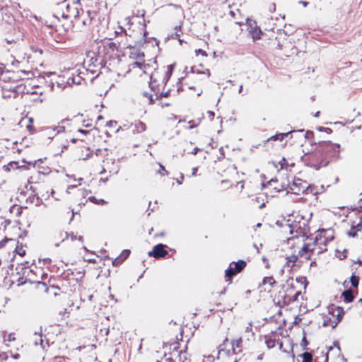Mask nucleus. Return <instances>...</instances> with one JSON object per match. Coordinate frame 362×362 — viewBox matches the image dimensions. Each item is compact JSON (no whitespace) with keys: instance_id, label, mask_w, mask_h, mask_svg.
Wrapping results in <instances>:
<instances>
[{"instance_id":"34","label":"nucleus","mask_w":362,"mask_h":362,"mask_svg":"<svg viewBox=\"0 0 362 362\" xmlns=\"http://www.w3.org/2000/svg\"><path fill=\"white\" fill-rule=\"evenodd\" d=\"M87 151L89 152L86 155L85 157L83 158V159H84V160L88 159V158H90L92 156V153L90 151V149L88 148Z\"/></svg>"},{"instance_id":"31","label":"nucleus","mask_w":362,"mask_h":362,"mask_svg":"<svg viewBox=\"0 0 362 362\" xmlns=\"http://www.w3.org/2000/svg\"><path fill=\"white\" fill-rule=\"evenodd\" d=\"M158 362H159V361H158ZM160 362H175V359H174L173 357H168V358H166L162 360Z\"/></svg>"},{"instance_id":"45","label":"nucleus","mask_w":362,"mask_h":362,"mask_svg":"<svg viewBox=\"0 0 362 362\" xmlns=\"http://www.w3.org/2000/svg\"><path fill=\"white\" fill-rule=\"evenodd\" d=\"M300 3L302 4L304 6H306L308 4L307 1H300Z\"/></svg>"},{"instance_id":"15","label":"nucleus","mask_w":362,"mask_h":362,"mask_svg":"<svg viewBox=\"0 0 362 362\" xmlns=\"http://www.w3.org/2000/svg\"><path fill=\"white\" fill-rule=\"evenodd\" d=\"M341 296L346 303H351L354 300L355 296L351 289H348L342 292Z\"/></svg>"},{"instance_id":"9","label":"nucleus","mask_w":362,"mask_h":362,"mask_svg":"<svg viewBox=\"0 0 362 362\" xmlns=\"http://www.w3.org/2000/svg\"><path fill=\"white\" fill-rule=\"evenodd\" d=\"M248 26L250 27L249 33L252 35L254 40H259L261 37L262 31L258 28L255 21H247Z\"/></svg>"},{"instance_id":"54","label":"nucleus","mask_w":362,"mask_h":362,"mask_svg":"<svg viewBox=\"0 0 362 362\" xmlns=\"http://www.w3.org/2000/svg\"><path fill=\"white\" fill-rule=\"evenodd\" d=\"M78 239L80 241L83 242V236H81V235H80V236H78Z\"/></svg>"},{"instance_id":"6","label":"nucleus","mask_w":362,"mask_h":362,"mask_svg":"<svg viewBox=\"0 0 362 362\" xmlns=\"http://www.w3.org/2000/svg\"><path fill=\"white\" fill-rule=\"evenodd\" d=\"M232 264H235V267H229L226 270L225 274L227 278H228V281L231 282V279L236 274L240 273L247 265V263L244 260H239L237 262H233Z\"/></svg>"},{"instance_id":"56","label":"nucleus","mask_w":362,"mask_h":362,"mask_svg":"<svg viewBox=\"0 0 362 362\" xmlns=\"http://www.w3.org/2000/svg\"><path fill=\"white\" fill-rule=\"evenodd\" d=\"M98 119L100 120V119H103V117L101 115H99L98 117Z\"/></svg>"},{"instance_id":"14","label":"nucleus","mask_w":362,"mask_h":362,"mask_svg":"<svg viewBox=\"0 0 362 362\" xmlns=\"http://www.w3.org/2000/svg\"><path fill=\"white\" fill-rule=\"evenodd\" d=\"M86 17L85 16L83 19H81V23L84 25H90L93 19L95 17L96 13L95 11H86Z\"/></svg>"},{"instance_id":"48","label":"nucleus","mask_w":362,"mask_h":362,"mask_svg":"<svg viewBox=\"0 0 362 362\" xmlns=\"http://www.w3.org/2000/svg\"><path fill=\"white\" fill-rule=\"evenodd\" d=\"M197 170V168H193V172H192V175H194L196 174V172Z\"/></svg>"},{"instance_id":"64","label":"nucleus","mask_w":362,"mask_h":362,"mask_svg":"<svg viewBox=\"0 0 362 362\" xmlns=\"http://www.w3.org/2000/svg\"><path fill=\"white\" fill-rule=\"evenodd\" d=\"M360 303H361V305H362V298H361V299H360Z\"/></svg>"},{"instance_id":"12","label":"nucleus","mask_w":362,"mask_h":362,"mask_svg":"<svg viewBox=\"0 0 362 362\" xmlns=\"http://www.w3.org/2000/svg\"><path fill=\"white\" fill-rule=\"evenodd\" d=\"M243 344L242 337H239L235 340H233L231 342L232 351L233 354H237L241 351V347Z\"/></svg>"},{"instance_id":"52","label":"nucleus","mask_w":362,"mask_h":362,"mask_svg":"<svg viewBox=\"0 0 362 362\" xmlns=\"http://www.w3.org/2000/svg\"><path fill=\"white\" fill-rule=\"evenodd\" d=\"M242 90H243V85H240V88H239V90H238L239 93H241Z\"/></svg>"},{"instance_id":"3","label":"nucleus","mask_w":362,"mask_h":362,"mask_svg":"<svg viewBox=\"0 0 362 362\" xmlns=\"http://www.w3.org/2000/svg\"><path fill=\"white\" fill-rule=\"evenodd\" d=\"M301 296V291H296L293 282L287 283V288L283 291L279 293V297L283 305H288L293 302L298 300V297Z\"/></svg>"},{"instance_id":"40","label":"nucleus","mask_w":362,"mask_h":362,"mask_svg":"<svg viewBox=\"0 0 362 362\" xmlns=\"http://www.w3.org/2000/svg\"><path fill=\"white\" fill-rule=\"evenodd\" d=\"M148 99H149V104L152 105V104H153V103H154L155 100L153 99V98L152 95H149Z\"/></svg>"},{"instance_id":"53","label":"nucleus","mask_w":362,"mask_h":362,"mask_svg":"<svg viewBox=\"0 0 362 362\" xmlns=\"http://www.w3.org/2000/svg\"><path fill=\"white\" fill-rule=\"evenodd\" d=\"M334 252H335V256H337V253L339 252V250L337 248H336L334 250Z\"/></svg>"},{"instance_id":"1","label":"nucleus","mask_w":362,"mask_h":362,"mask_svg":"<svg viewBox=\"0 0 362 362\" xmlns=\"http://www.w3.org/2000/svg\"><path fill=\"white\" fill-rule=\"evenodd\" d=\"M334 239V232L332 229L320 231L313 239V242L304 243L299 250L300 255H305L306 259H310L313 255H319L327 250L330 243ZM313 240V238H310Z\"/></svg>"},{"instance_id":"63","label":"nucleus","mask_w":362,"mask_h":362,"mask_svg":"<svg viewBox=\"0 0 362 362\" xmlns=\"http://www.w3.org/2000/svg\"><path fill=\"white\" fill-rule=\"evenodd\" d=\"M346 281L343 283V285H344V286H346Z\"/></svg>"},{"instance_id":"55","label":"nucleus","mask_w":362,"mask_h":362,"mask_svg":"<svg viewBox=\"0 0 362 362\" xmlns=\"http://www.w3.org/2000/svg\"><path fill=\"white\" fill-rule=\"evenodd\" d=\"M160 106H161L162 107H164V106H168V104H166V103L163 104V103H162V104H160Z\"/></svg>"},{"instance_id":"24","label":"nucleus","mask_w":362,"mask_h":362,"mask_svg":"<svg viewBox=\"0 0 362 362\" xmlns=\"http://www.w3.org/2000/svg\"><path fill=\"white\" fill-rule=\"evenodd\" d=\"M35 335L38 338V340H35V345H37L38 344H40L42 348H45V346L43 345V340L42 339V335H37L36 333L35 334Z\"/></svg>"},{"instance_id":"42","label":"nucleus","mask_w":362,"mask_h":362,"mask_svg":"<svg viewBox=\"0 0 362 362\" xmlns=\"http://www.w3.org/2000/svg\"><path fill=\"white\" fill-rule=\"evenodd\" d=\"M229 14L231 16V17L235 18V11H230L229 12Z\"/></svg>"},{"instance_id":"41","label":"nucleus","mask_w":362,"mask_h":362,"mask_svg":"<svg viewBox=\"0 0 362 362\" xmlns=\"http://www.w3.org/2000/svg\"><path fill=\"white\" fill-rule=\"evenodd\" d=\"M333 344H334V347L337 348V349H339V343L338 342V341H335L333 343Z\"/></svg>"},{"instance_id":"49","label":"nucleus","mask_w":362,"mask_h":362,"mask_svg":"<svg viewBox=\"0 0 362 362\" xmlns=\"http://www.w3.org/2000/svg\"><path fill=\"white\" fill-rule=\"evenodd\" d=\"M332 350H333V347H332V346L329 347L327 354H330V352H331Z\"/></svg>"},{"instance_id":"39","label":"nucleus","mask_w":362,"mask_h":362,"mask_svg":"<svg viewBox=\"0 0 362 362\" xmlns=\"http://www.w3.org/2000/svg\"><path fill=\"white\" fill-rule=\"evenodd\" d=\"M160 168H161V171H163V173L159 172L161 175H164L165 173L168 174V172L163 165H160Z\"/></svg>"},{"instance_id":"50","label":"nucleus","mask_w":362,"mask_h":362,"mask_svg":"<svg viewBox=\"0 0 362 362\" xmlns=\"http://www.w3.org/2000/svg\"><path fill=\"white\" fill-rule=\"evenodd\" d=\"M167 95H168V93H161V94L160 95V96H159V97H160V98L163 97V96H164V97H166Z\"/></svg>"},{"instance_id":"21","label":"nucleus","mask_w":362,"mask_h":362,"mask_svg":"<svg viewBox=\"0 0 362 362\" xmlns=\"http://www.w3.org/2000/svg\"><path fill=\"white\" fill-rule=\"evenodd\" d=\"M350 281H351V284L353 286V287L356 288L359 284V277L358 276L353 274L351 276Z\"/></svg>"},{"instance_id":"17","label":"nucleus","mask_w":362,"mask_h":362,"mask_svg":"<svg viewBox=\"0 0 362 362\" xmlns=\"http://www.w3.org/2000/svg\"><path fill=\"white\" fill-rule=\"evenodd\" d=\"M129 252H130V251L127 250L122 251L121 255L119 257H117L113 261V264H121L129 256Z\"/></svg>"},{"instance_id":"30","label":"nucleus","mask_w":362,"mask_h":362,"mask_svg":"<svg viewBox=\"0 0 362 362\" xmlns=\"http://www.w3.org/2000/svg\"><path fill=\"white\" fill-rule=\"evenodd\" d=\"M228 338H226V339H224V341H223V344H222L221 345H220V349L218 350V354H220L221 351H224V349H223V348H222V346H224V345H225V344H226V342H228Z\"/></svg>"},{"instance_id":"19","label":"nucleus","mask_w":362,"mask_h":362,"mask_svg":"<svg viewBox=\"0 0 362 362\" xmlns=\"http://www.w3.org/2000/svg\"><path fill=\"white\" fill-rule=\"evenodd\" d=\"M275 284H276V281L274 280V279L272 276L264 277L262 281L263 285L269 284L270 288L272 287L273 285H274Z\"/></svg>"},{"instance_id":"10","label":"nucleus","mask_w":362,"mask_h":362,"mask_svg":"<svg viewBox=\"0 0 362 362\" xmlns=\"http://www.w3.org/2000/svg\"><path fill=\"white\" fill-rule=\"evenodd\" d=\"M54 17L56 18L58 21V23L55 25V32L57 33L60 36L57 41H62L63 40V36L66 34L69 30V26H66L64 24L61 23L57 16L54 15Z\"/></svg>"},{"instance_id":"46","label":"nucleus","mask_w":362,"mask_h":362,"mask_svg":"<svg viewBox=\"0 0 362 362\" xmlns=\"http://www.w3.org/2000/svg\"><path fill=\"white\" fill-rule=\"evenodd\" d=\"M199 151V148H195L194 149V151L192 152V153H193V154H197V151Z\"/></svg>"},{"instance_id":"32","label":"nucleus","mask_w":362,"mask_h":362,"mask_svg":"<svg viewBox=\"0 0 362 362\" xmlns=\"http://www.w3.org/2000/svg\"><path fill=\"white\" fill-rule=\"evenodd\" d=\"M195 52H196V54H202V55H203V56H205V57H206V56H207L206 52L205 51H204V50L201 49H197V50L195 51Z\"/></svg>"},{"instance_id":"7","label":"nucleus","mask_w":362,"mask_h":362,"mask_svg":"<svg viewBox=\"0 0 362 362\" xmlns=\"http://www.w3.org/2000/svg\"><path fill=\"white\" fill-rule=\"evenodd\" d=\"M328 310L329 314L332 315L333 317V320L329 317V322L326 323V325H331L332 327H336L339 322V306L332 303L328 308Z\"/></svg>"},{"instance_id":"4","label":"nucleus","mask_w":362,"mask_h":362,"mask_svg":"<svg viewBox=\"0 0 362 362\" xmlns=\"http://www.w3.org/2000/svg\"><path fill=\"white\" fill-rule=\"evenodd\" d=\"M57 13L64 19H69L71 17H78L80 18L77 8L71 6L66 0L59 4Z\"/></svg>"},{"instance_id":"47","label":"nucleus","mask_w":362,"mask_h":362,"mask_svg":"<svg viewBox=\"0 0 362 362\" xmlns=\"http://www.w3.org/2000/svg\"><path fill=\"white\" fill-rule=\"evenodd\" d=\"M14 339H15V338H14V337H13L11 334H10V335L8 336V340H9V341H12V340H14Z\"/></svg>"},{"instance_id":"58","label":"nucleus","mask_w":362,"mask_h":362,"mask_svg":"<svg viewBox=\"0 0 362 362\" xmlns=\"http://www.w3.org/2000/svg\"><path fill=\"white\" fill-rule=\"evenodd\" d=\"M327 132H331V129L329 128H326Z\"/></svg>"},{"instance_id":"29","label":"nucleus","mask_w":362,"mask_h":362,"mask_svg":"<svg viewBox=\"0 0 362 362\" xmlns=\"http://www.w3.org/2000/svg\"><path fill=\"white\" fill-rule=\"evenodd\" d=\"M117 122L116 121H109L107 122V126L110 127H115L117 126Z\"/></svg>"},{"instance_id":"44","label":"nucleus","mask_w":362,"mask_h":362,"mask_svg":"<svg viewBox=\"0 0 362 362\" xmlns=\"http://www.w3.org/2000/svg\"><path fill=\"white\" fill-rule=\"evenodd\" d=\"M27 128L29 129V131H30V132H33V127H32L31 125L28 124V125H27Z\"/></svg>"},{"instance_id":"37","label":"nucleus","mask_w":362,"mask_h":362,"mask_svg":"<svg viewBox=\"0 0 362 362\" xmlns=\"http://www.w3.org/2000/svg\"><path fill=\"white\" fill-rule=\"evenodd\" d=\"M175 30H176V32L174 34L175 35V37H177L180 36V33L179 32L180 31V30H178V27H175ZM173 37H174V36H173Z\"/></svg>"},{"instance_id":"36","label":"nucleus","mask_w":362,"mask_h":362,"mask_svg":"<svg viewBox=\"0 0 362 362\" xmlns=\"http://www.w3.org/2000/svg\"><path fill=\"white\" fill-rule=\"evenodd\" d=\"M76 141H80L81 143H83V140L82 138H78V139H74H74H71V142L72 143H76Z\"/></svg>"},{"instance_id":"16","label":"nucleus","mask_w":362,"mask_h":362,"mask_svg":"<svg viewBox=\"0 0 362 362\" xmlns=\"http://www.w3.org/2000/svg\"><path fill=\"white\" fill-rule=\"evenodd\" d=\"M144 53L139 52L137 54V61L133 62L132 64V68L139 67L140 69H142L144 64Z\"/></svg>"},{"instance_id":"28","label":"nucleus","mask_w":362,"mask_h":362,"mask_svg":"<svg viewBox=\"0 0 362 362\" xmlns=\"http://www.w3.org/2000/svg\"><path fill=\"white\" fill-rule=\"evenodd\" d=\"M108 47L112 51H115V49H117V46L116 43H115V42H110L108 44Z\"/></svg>"},{"instance_id":"35","label":"nucleus","mask_w":362,"mask_h":362,"mask_svg":"<svg viewBox=\"0 0 362 362\" xmlns=\"http://www.w3.org/2000/svg\"><path fill=\"white\" fill-rule=\"evenodd\" d=\"M308 344V342L305 337H303V340H302V345L306 346Z\"/></svg>"},{"instance_id":"27","label":"nucleus","mask_w":362,"mask_h":362,"mask_svg":"<svg viewBox=\"0 0 362 362\" xmlns=\"http://www.w3.org/2000/svg\"><path fill=\"white\" fill-rule=\"evenodd\" d=\"M64 234H65L66 238H68L69 237H70L71 240H75L77 239V236L76 235H74L73 233H71V234H68L66 232Z\"/></svg>"},{"instance_id":"25","label":"nucleus","mask_w":362,"mask_h":362,"mask_svg":"<svg viewBox=\"0 0 362 362\" xmlns=\"http://www.w3.org/2000/svg\"><path fill=\"white\" fill-rule=\"evenodd\" d=\"M317 158L321 157V153L320 152H315V153L309 154L308 156V159L310 160L312 158H317Z\"/></svg>"},{"instance_id":"51","label":"nucleus","mask_w":362,"mask_h":362,"mask_svg":"<svg viewBox=\"0 0 362 362\" xmlns=\"http://www.w3.org/2000/svg\"><path fill=\"white\" fill-rule=\"evenodd\" d=\"M144 95L145 97H146V98H149L150 94H148V93H146V92H144Z\"/></svg>"},{"instance_id":"22","label":"nucleus","mask_w":362,"mask_h":362,"mask_svg":"<svg viewBox=\"0 0 362 362\" xmlns=\"http://www.w3.org/2000/svg\"><path fill=\"white\" fill-rule=\"evenodd\" d=\"M80 83H81V78L78 76H77L76 78H69L67 80V83H69V85L73 84V83L80 84Z\"/></svg>"},{"instance_id":"18","label":"nucleus","mask_w":362,"mask_h":362,"mask_svg":"<svg viewBox=\"0 0 362 362\" xmlns=\"http://www.w3.org/2000/svg\"><path fill=\"white\" fill-rule=\"evenodd\" d=\"M291 133V132H287V133H280L277 134L274 136H271L268 141L272 140V141H282L285 137L288 136V135Z\"/></svg>"},{"instance_id":"38","label":"nucleus","mask_w":362,"mask_h":362,"mask_svg":"<svg viewBox=\"0 0 362 362\" xmlns=\"http://www.w3.org/2000/svg\"><path fill=\"white\" fill-rule=\"evenodd\" d=\"M245 332H252V325L250 324L246 327Z\"/></svg>"},{"instance_id":"60","label":"nucleus","mask_w":362,"mask_h":362,"mask_svg":"<svg viewBox=\"0 0 362 362\" xmlns=\"http://www.w3.org/2000/svg\"><path fill=\"white\" fill-rule=\"evenodd\" d=\"M84 126H85V127H90V124H84Z\"/></svg>"},{"instance_id":"5","label":"nucleus","mask_w":362,"mask_h":362,"mask_svg":"<svg viewBox=\"0 0 362 362\" xmlns=\"http://www.w3.org/2000/svg\"><path fill=\"white\" fill-rule=\"evenodd\" d=\"M308 183L300 178H295L293 182L289 185V189L292 193L300 194L305 192L308 189Z\"/></svg>"},{"instance_id":"62","label":"nucleus","mask_w":362,"mask_h":362,"mask_svg":"<svg viewBox=\"0 0 362 362\" xmlns=\"http://www.w3.org/2000/svg\"><path fill=\"white\" fill-rule=\"evenodd\" d=\"M303 238V240L304 241V238H305V235H302L301 236Z\"/></svg>"},{"instance_id":"2","label":"nucleus","mask_w":362,"mask_h":362,"mask_svg":"<svg viewBox=\"0 0 362 362\" xmlns=\"http://www.w3.org/2000/svg\"><path fill=\"white\" fill-rule=\"evenodd\" d=\"M341 222L346 229V234L354 238L362 228V204L352 209L341 206Z\"/></svg>"},{"instance_id":"23","label":"nucleus","mask_w":362,"mask_h":362,"mask_svg":"<svg viewBox=\"0 0 362 362\" xmlns=\"http://www.w3.org/2000/svg\"><path fill=\"white\" fill-rule=\"evenodd\" d=\"M89 199L95 203V204H105L107 203V202H105V200L103 199H98L97 198H95V197H91L89 198Z\"/></svg>"},{"instance_id":"61","label":"nucleus","mask_w":362,"mask_h":362,"mask_svg":"<svg viewBox=\"0 0 362 362\" xmlns=\"http://www.w3.org/2000/svg\"><path fill=\"white\" fill-rule=\"evenodd\" d=\"M29 122H33V119H32V118H30V119H29Z\"/></svg>"},{"instance_id":"11","label":"nucleus","mask_w":362,"mask_h":362,"mask_svg":"<svg viewBox=\"0 0 362 362\" xmlns=\"http://www.w3.org/2000/svg\"><path fill=\"white\" fill-rule=\"evenodd\" d=\"M170 357L175 359V362H189L188 354L186 351H178L177 350H174L173 352L171 353Z\"/></svg>"},{"instance_id":"57","label":"nucleus","mask_w":362,"mask_h":362,"mask_svg":"<svg viewBox=\"0 0 362 362\" xmlns=\"http://www.w3.org/2000/svg\"><path fill=\"white\" fill-rule=\"evenodd\" d=\"M320 115V112H317L315 115V117H318Z\"/></svg>"},{"instance_id":"43","label":"nucleus","mask_w":362,"mask_h":362,"mask_svg":"<svg viewBox=\"0 0 362 362\" xmlns=\"http://www.w3.org/2000/svg\"><path fill=\"white\" fill-rule=\"evenodd\" d=\"M57 129V133H59L60 132L62 129H64V128L63 127H57L56 128Z\"/></svg>"},{"instance_id":"26","label":"nucleus","mask_w":362,"mask_h":362,"mask_svg":"<svg viewBox=\"0 0 362 362\" xmlns=\"http://www.w3.org/2000/svg\"><path fill=\"white\" fill-rule=\"evenodd\" d=\"M136 127L138 129L141 130V131H145L146 129V124L141 122H139L138 123V124L136 125Z\"/></svg>"},{"instance_id":"20","label":"nucleus","mask_w":362,"mask_h":362,"mask_svg":"<svg viewBox=\"0 0 362 362\" xmlns=\"http://www.w3.org/2000/svg\"><path fill=\"white\" fill-rule=\"evenodd\" d=\"M303 358V362H312L313 361V356L309 352H305L301 355Z\"/></svg>"},{"instance_id":"8","label":"nucleus","mask_w":362,"mask_h":362,"mask_svg":"<svg viewBox=\"0 0 362 362\" xmlns=\"http://www.w3.org/2000/svg\"><path fill=\"white\" fill-rule=\"evenodd\" d=\"M165 246L163 244L156 245L152 251L148 252V255L151 257L153 256L156 259L165 257L168 254V251L165 250Z\"/></svg>"},{"instance_id":"59","label":"nucleus","mask_w":362,"mask_h":362,"mask_svg":"<svg viewBox=\"0 0 362 362\" xmlns=\"http://www.w3.org/2000/svg\"><path fill=\"white\" fill-rule=\"evenodd\" d=\"M235 24H238V25H241V23L238 21V22H235Z\"/></svg>"},{"instance_id":"13","label":"nucleus","mask_w":362,"mask_h":362,"mask_svg":"<svg viewBox=\"0 0 362 362\" xmlns=\"http://www.w3.org/2000/svg\"><path fill=\"white\" fill-rule=\"evenodd\" d=\"M299 257L301 258H304L305 259H307L305 258V255H300L299 252H298V255H292L286 257V259H287L286 265L288 267L293 268L295 266V263L296 262V261Z\"/></svg>"},{"instance_id":"33","label":"nucleus","mask_w":362,"mask_h":362,"mask_svg":"<svg viewBox=\"0 0 362 362\" xmlns=\"http://www.w3.org/2000/svg\"><path fill=\"white\" fill-rule=\"evenodd\" d=\"M78 132H79L81 134H84V135L90 134V133L89 130H83L81 129L78 130Z\"/></svg>"}]
</instances>
